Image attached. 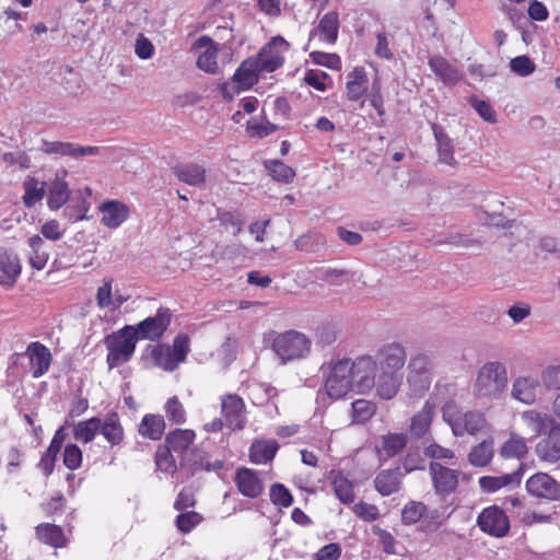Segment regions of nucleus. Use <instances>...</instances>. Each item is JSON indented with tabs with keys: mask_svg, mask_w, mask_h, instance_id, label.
I'll use <instances>...</instances> for the list:
<instances>
[{
	"mask_svg": "<svg viewBox=\"0 0 560 560\" xmlns=\"http://www.w3.org/2000/svg\"><path fill=\"white\" fill-rule=\"evenodd\" d=\"M342 553L341 547L331 542L323 546L316 553L315 560H339Z\"/></svg>",
	"mask_w": 560,
	"mask_h": 560,
	"instance_id": "e2e57ef3",
	"label": "nucleus"
},
{
	"mask_svg": "<svg viewBox=\"0 0 560 560\" xmlns=\"http://www.w3.org/2000/svg\"><path fill=\"white\" fill-rule=\"evenodd\" d=\"M90 209V202L85 198H78L72 200L63 210V217L71 222H77L86 219V212Z\"/></svg>",
	"mask_w": 560,
	"mask_h": 560,
	"instance_id": "49530a36",
	"label": "nucleus"
},
{
	"mask_svg": "<svg viewBox=\"0 0 560 560\" xmlns=\"http://www.w3.org/2000/svg\"><path fill=\"white\" fill-rule=\"evenodd\" d=\"M311 57L315 63L328 67L330 69H339L341 66V60L336 54L314 51L311 54Z\"/></svg>",
	"mask_w": 560,
	"mask_h": 560,
	"instance_id": "052dcab7",
	"label": "nucleus"
},
{
	"mask_svg": "<svg viewBox=\"0 0 560 560\" xmlns=\"http://www.w3.org/2000/svg\"><path fill=\"white\" fill-rule=\"evenodd\" d=\"M165 430L163 417L155 415H145L139 425V433L143 438L158 441L162 438Z\"/></svg>",
	"mask_w": 560,
	"mask_h": 560,
	"instance_id": "72a5a7b5",
	"label": "nucleus"
},
{
	"mask_svg": "<svg viewBox=\"0 0 560 560\" xmlns=\"http://www.w3.org/2000/svg\"><path fill=\"white\" fill-rule=\"evenodd\" d=\"M63 441H65V432H63L62 428H59L56 431L47 451L40 458L39 466L42 467V469L46 476H49L52 472L54 466H55V460H56L57 455L62 446Z\"/></svg>",
	"mask_w": 560,
	"mask_h": 560,
	"instance_id": "c756f323",
	"label": "nucleus"
},
{
	"mask_svg": "<svg viewBox=\"0 0 560 560\" xmlns=\"http://www.w3.org/2000/svg\"><path fill=\"white\" fill-rule=\"evenodd\" d=\"M528 447L526 440L522 436L512 434L502 445L500 454L504 458H522L527 454Z\"/></svg>",
	"mask_w": 560,
	"mask_h": 560,
	"instance_id": "37998d69",
	"label": "nucleus"
},
{
	"mask_svg": "<svg viewBox=\"0 0 560 560\" xmlns=\"http://www.w3.org/2000/svg\"><path fill=\"white\" fill-rule=\"evenodd\" d=\"M63 464L70 470L78 469L82 464V451L75 444H68L63 452Z\"/></svg>",
	"mask_w": 560,
	"mask_h": 560,
	"instance_id": "5fc2aeb1",
	"label": "nucleus"
},
{
	"mask_svg": "<svg viewBox=\"0 0 560 560\" xmlns=\"http://www.w3.org/2000/svg\"><path fill=\"white\" fill-rule=\"evenodd\" d=\"M510 68L514 73H516L521 77H527L535 71L536 66L530 60L529 57L524 55V56H518V57L511 59Z\"/></svg>",
	"mask_w": 560,
	"mask_h": 560,
	"instance_id": "864d4df0",
	"label": "nucleus"
},
{
	"mask_svg": "<svg viewBox=\"0 0 560 560\" xmlns=\"http://www.w3.org/2000/svg\"><path fill=\"white\" fill-rule=\"evenodd\" d=\"M477 381L478 385H506V368L499 361L487 362L480 368Z\"/></svg>",
	"mask_w": 560,
	"mask_h": 560,
	"instance_id": "393cba45",
	"label": "nucleus"
},
{
	"mask_svg": "<svg viewBox=\"0 0 560 560\" xmlns=\"http://www.w3.org/2000/svg\"><path fill=\"white\" fill-rule=\"evenodd\" d=\"M407 371L409 385H425L433 381L432 363L425 354L412 357L407 365Z\"/></svg>",
	"mask_w": 560,
	"mask_h": 560,
	"instance_id": "4468645a",
	"label": "nucleus"
},
{
	"mask_svg": "<svg viewBox=\"0 0 560 560\" xmlns=\"http://www.w3.org/2000/svg\"><path fill=\"white\" fill-rule=\"evenodd\" d=\"M523 475V466L512 472L502 476H483L479 479L480 488L486 492H495L510 485H520Z\"/></svg>",
	"mask_w": 560,
	"mask_h": 560,
	"instance_id": "a878e982",
	"label": "nucleus"
},
{
	"mask_svg": "<svg viewBox=\"0 0 560 560\" xmlns=\"http://www.w3.org/2000/svg\"><path fill=\"white\" fill-rule=\"evenodd\" d=\"M427 513V505L423 502L410 501L401 511V522L405 525L416 524Z\"/></svg>",
	"mask_w": 560,
	"mask_h": 560,
	"instance_id": "a18cd8bd",
	"label": "nucleus"
},
{
	"mask_svg": "<svg viewBox=\"0 0 560 560\" xmlns=\"http://www.w3.org/2000/svg\"><path fill=\"white\" fill-rule=\"evenodd\" d=\"M23 203L25 207L32 208L44 198L46 192V183L28 176L23 183Z\"/></svg>",
	"mask_w": 560,
	"mask_h": 560,
	"instance_id": "f704fd0d",
	"label": "nucleus"
},
{
	"mask_svg": "<svg viewBox=\"0 0 560 560\" xmlns=\"http://www.w3.org/2000/svg\"><path fill=\"white\" fill-rule=\"evenodd\" d=\"M260 69L253 58L242 62L233 75L234 82L243 90L252 88L258 81Z\"/></svg>",
	"mask_w": 560,
	"mask_h": 560,
	"instance_id": "cd10ccee",
	"label": "nucleus"
},
{
	"mask_svg": "<svg viewBox=\"0 0 560 560\" xmlns=\"http://www.w3.org/2000/svg\"><path fill=\"white\" fill-rule=\"evenodd\" d=\"M353 512L358 517L365 522H373L378 518L380 511L374 504L359 502L354 505Z\"/></svg>",
	"mask_w": 560,
	"mask_h": 560,
	"instance_id": "13d9d810",
	"label": "nucleus"
},
{
	"mask_svg": "<svg viewBox=\"0 0 560 560\" xmlns=\"http://www.w3.org/2000/svg\"><path fill=\"white\" fill-rule=\"evenodd\" d=\"M234 480L244 497L255 499L262 493L264 487L259 476L249 468H238Z\"/></svg>",
	"mask_w": 560,
	"mask_h": 560,
	"instance_id": "6ab92c4d",
	"label": "nucleus"
},
{
	"mask_svg": "<svg viewBox=\"0 0 560 560\" xmlns=\"http://www.w3.org/2000/svg\"><path fill=\"white\" fill-rule=\"evenodd\" d=\"M266 166L271 176L278 182L289 183L295 176L293 168L281 161H270Z\"/></svg>",
	"mask_w": 560,
	"mask_h": 560,
	"instance_id": "8fccbe9b",
	"label": "nucleus"
},
{
	"mask_svg": "<svg viewBox=\"0 0 560 560\" xmlns=\"http://www.w3.org/2000/svg\"><path fill=\"white\" fill-rule=\"evenodd\" d=\"M98 209L102 212V223L109 229L120 226L130 214L129 208L118 200L105 201Z\"/></svg>",
	"mask_w": 560,
	"mask_h": 560,
	"instance_id": "aec40b11",
	"label": "nucleus"
},
{
	"mask_svg": "<svg viewBox=\"0 0 560 560\" xmlns=\"http://www.w3.org/2000/svg\"><path fill=\"white\" fill-rule=\"evenodd\" d=\"M339 18L335 11L326 13L319 21L317 31L324 36V39L334 44L338 36Z\"/></svg>",
	"mask_w": 560,
	"mask_h": 560,
	"instance_id": "58836bf2",
	"label": "nucleus"
},
{
	"mask_svg": "<svg viewBox=\"0 0 560 560\" xmlns=\"http://www.w3.org/2000/svg\"><path fill=\"white\" fill-rule=\"evenodd\" d=\"M443 419L450 424L455 436H463L465 433H486L490 429L482 413L475 411L460 413L453 402H447L443 407Z\"/></svg>",
	"mask_w": 560,
	"mask_h": 560,
	"instance_id": "39448f33",
	"label": "nucleus"
},
{
	"mask_svg": "<svg viewBox=\"0 0 560 560\" xmlns=\"http://www.w3.org/2000/svg\"><path fill=\"white\" fill-rule=\"evenodd\" d=\"M347 96L358 101L368 91V77L364 68L357 67L347 75Z\"/></svg>",
	"mask_w": 560,
	"mask_h": 560,
	"instance_id": "bb28decb",
	"label": "nucleus"
},
{
	"mask_svg": "<svg viewBox=\"0 0 560 560\" xmlns=\"http://www.w3.org/2000/svg\"><path fill=\"white\" fill-rule=\"evenodd\" d=\"M270 500L273 504L288 508L293 502L290 491L281 483H275L270 488Z\"/></svg>",
	"mask_w": 560,
	"mask_h": 560,
	"instance_id": "603ef678",
	"label": "nucleus"
},
{
	"mask_svg": "<svg viewBox=\"0 0 560 560\" xmlns=\"http://www.w3.org/2000/svg\"><path fill=\"white\" fill-rule=\"evenodd\" d=\"M332 487L335 494L343 504L354 501V489L352 482L340 471H331Z\"/></svg>",
	"mask_w": 560,
	"mask_h": 560,
	"instance_id": "e433bc0d",
	"label": "nucleus"
},
{
	"mask_svg": "<svg viewBox=\"0 0 560 560\" xmlns=\"http://www.w3.org/2000/svg\"><path fill=\"white\" fill-rule=\"evenodd\" d=\"M172 314L168 308L160 307L154 316L147 317L138 325L133 326L136 338L158 340L166 331L171 324Z\"/></svg>",
	"mask_w": 560,
	"mask_h": 560,
	"instance_id": "9d476101",
	"label": "nucleus"
},
{
	"mask_svg": "<svg viewBox=\"0 0 560 560\" xmlns=\"http://www.w3.org/2000/svg\"><path fill=\"white\" fill-rule=\"evenodd\" d=\"M264 343L270 347L283 365L307 358L312 347L311 339L294 329L284 332L270 330L264 335Z\"/></svg>",
	"mask_w": 560,
	"mask_h": 560,
	"instance_id": "f03ea898",
	"label": "nucleus"
},
{
	"mask_svg": "<svg viewBox=\"0 0 560 560\" xmlns=\"http://www.w3.org/2000/svg\"><path fill=\"white\" fill-rule=\"evenodd\" d=\"M432 130L438 143V154H439V162L455 166L456 161L454 159V147L452 139L443 131V129L433 124Z\"/></svg>",
	"mask_w": 560,
	"mask_h": 560,
	"instance_id": "c85d7f7f",
	"label": "nucleus"
},
{
	"mask_svg": "<svg viewBox=\"0 0 560 560\" xmlns=\"http://www.w3.org/2000/svg\"><path fill=\"white\" fill-rule=\"evenodd\" d=\"M37 538L44 544L59 548L65 545V536L61 527L54 524H39L36 527Z\"/></svg>",
	"mask_w": 560,
	"mask_h": 560,
	"instance_id": "4c0bfd02",
	"label": "nucleus"
},
{
	"mask_svg": "<svg viewBox=\"0 0 560 560\" xmlns=\"http://www.w3.org/2000/svg\"><path fill=\"white\" fill-rule=\"evenodd\" d=\"M477 526L480 530L494 538L508 536L511 525L505 512L498 505H490L477 516Z\"/></svg>",
	"mask_w": 560,
	"mask_h": 560,
	"instance_id": "6e6552de",
	"label": "nucleus"
},
{
	"mask_svg": "<svg viewBox=\"0 0 560 560\" xmlns=\"http://www.w3.org/2000/svg\"><path fill=\"white\" fill-rule=\"evenodd\" d=\"M319 372L324 385H375L376 361L364 354L350 358H332L324 362Z\"/></svg>",
	"mask_w": 560,
	"mask_h": 560,
	"instance_id": "f257e3e1",
	"label": "nucleus"
},
{
	"mask_svg": "<svg viewBox=\"0 0 560 560\" xmlns=\"http://www.w3.org/2000/svg\"><path fill=\"white\" fill-rule=\"evenodd\" d=\"M429 472L434 492L439 497L445 498L457 489L459 470L432 462L429 466Z\"/></svg>",
	"mask_w": 560,
	"mask_h": 560,
	"instance_id": "9b49d317",
	"label": "nucleus"
},
{
	"mask_svg": "<svg viewBox=\"0 0 560 560\" xmlns=\"http://www.w3.org/2000/svg\"><path fill=\"white\" fill-rule=\"evenodd\" d=\"M38 150L49 155L72 156L73 143L43 140Z\"/></svg>",
	"mask_w": 560,
	"mask_h": 560,
	"instance_id": "09e8293b",
	"label": "nucleus"
},
{
	"mask_svg": "<svg viewBox=\"0 0 560 560\" xmlns=\"http://www.w3.org/2000/svg\"><path fill=\"white\" fill-rule=\"evenodd\" d=\"M195 439V431L189 429H175L166 435L165 445L173 452L182 455L180 466H190L192 460L201 454V452L195 447L190 450Z\"/></svg>",
	"mask_w": 560,
	"mask_h": 560,
	"instance_id": "1a4fd4ad",
	"label": "nucleus"
},
{
	"mask_svg": "<svg viewBox=\"0 0 560 560\" xmlns=\"http://www.w3.org/2000/svg\"><path fill=\"white\" fill-rule=\"evenodd\" d=\"M100 418L93 417L75 424L73 435L77 441L89 443L100 430Z\"/></svg>",
	"mask_w": 560,
	"mask_h": 560,
	"instance_id": "79ce46f5",
	"label": "nucleus"
},
{
	"mask_svg": "<svg viewBox=\"0 0 560 560\" xmlns=\"http://www.w3.org/2000/svg\"><path fill=\"white\" fill-rule=\"evenodd\" d=\"M522 419L536 435H539L545 431L549 432L552 425H559L555 422L551 416L536 410L524 411L522 413Z\"/></svg>",
	"mask_w": 560,
	"mask_h": 560,
	"instance_id": "2f4dec72",
	"label": "nucleus"
},
{
	"mask_svg": "<svg viewBox=\"0 0 560 560\" xmlns=\"http://www.w3.org/2000/svg\"><path fill=\"white\" fill-rule=\"evenodd\" d=\"M69 197L68 184L63 179L56 177L48 186V207L51 210H58L68 201Z\"/></svg>",
	"mask_w": 560,
	"mask_h": 560,
	"instance_id": "7c9ffc66",
	"label": "nucleus"
},
{
	"mask_svg": "<svg viewBox=\"0 0 560 560\" xmlns=\"http://www.w3.org/2000/svg\"><path fill=\"white\" fill-rule=\"evenodd\" d=\"M51 359V352L45 345L33 341L24 352H15L11 355V365L8 370L23 365V361L27 360L28 364L24 369V373H30L33 377H40L48 371Z\"/></svg>",
	"mask_w": 560,
	"mask_h": 560,
	"instance_id": "423d86ee",
	"label": "nucleus"
},
{
	"mask_svg": "<svg viewBox=\"0 0 560 560\" xmlns=\"http://www.w3.org/2000/svg\"><path fill=\"white\" fill-rule=\"evenodd\" d=\"M352 409L354 415L361 420L370 419L375 412V406L371 401L364 399H358L352 402Z\"/></svg>",
	"mask_w": 560,
	"mask_h": 560,
	"instance_id": "680f3d73",
	"label": "nucleus"
},
{
	"mask_svg": "<svg viewBox=\"0 0 560 560\" xmlns=\"http://www.w3.org/2000/svg\"><path fill=\"white\" fill-rule=\"evenodd\" d=\"M137 341L136 331L131 325H126L117 331L107 335L103 343L108 351L106 361L109 369L120 366L130 361L135 353Z\"/></svg>",
	"mask_w": 560,
	"mask_h": 560,
	"instance_id": "20e7f679",
	"label": "nucleus"
},
{
	"mask_svg": "<svg viewBox=\"0 0 560 560\" xmlns=\"http://www.w3.org/2000/svg\"><path fill=\"white\" fill-rule=\"evenodd\" d=\"M372 530L373 534L378 537L383 551L387 555H395L396 539L394 538V536L386 529L381 528L380 526H374Z\"/></svg>",
	"mask_w": 560,
	"mask_h": 560,
	"instance_id": "4d7b16f0",
	"label": "nucleus"
},
{
	"mask_svg": "<svg viewBox=\"0 0 560 560\" xmlns=\"http://www.w3.org/2000/svg\"><path fill=\"white\" fill-rule=\"evenodd\" d=\"M493 454V440H483L471 448L468 454V462L475 467H485L491 462Z\"/></svg>",
	"mask_w": 560,
	"mask_h": 560,
	"instance_id": "c9c22d12",
	"label": "nucleus"
},
{
	"mask_svg": "<svg viewBox=\"0 0 560 560\" xmlns=\"http://www.w3.org/2000/svg\"><path fill=\"white\" fill-rule=\"evenodd\" d=\"M404 472L400 467L381 470L374 478V489L382 495L388 497L400 490Z\"/></svg>",
	"mask_w": 560,
	"mask_h": 560,
	"instance_id": "a211bd4d",
	"label": "nucleus"
},
{
	"mask_svg": "<svg viewBox=\"0 0 560 560\" xmlns=\"http://www.w3.org/2000/svg\"><path fill=\"white\" fill-rule=\"evenodd\" d=\"M405 348L397 342L381 347L376 353L375 385H401L406 363Z\"/></svg>",
	"mask_w": 560,
	"mask_h": 560,
	"instance_id": "7ed1b4c3",
	"label": "nucleus"
},
{
	"mask_svg": "<svg viewBox=\"0 0 560 560\" xmlns=\"http://www.w3.org/2000/svg\"><path fill=\"white\" fill-rule=\"evenodd\" d=\"M433 406L427 401L422 410L411 419L410 430L417 436H422L429 430L432 421Z\"/></svg>",
	"mask_w": 560,
	"mask_h": 560,
	"instance_id": "a19ab883",
	"label": "nucleus"
},
{
	"mask_svg": "<svg viewBox=\"0 0 560 560\" xmlns=\"http://www.w3.org/2000/svg\"><path fill=\"white\" fill-rule=\"evenodd\" d=\"M277 451L276 441H257L249 448V458L254 464H266L275 457Z\"/></svg>",
	"mask_w": 560,
	"mask_h": 560,
	"instance_id": "473e14b6",
	"label": "nucleus"
},
{
	"mask_svg": "<svg viewBox=\"0 0 560 560\" xmlns=\"http://www.w3.org/2000/svg\"><path fill=\"white\" fill-rule=\"evenodd\" d=\"M540 462L556 464L560 460V425H552L548 435L541 439L535 447Z\"/></svg>",
	"mask_w": 560,
	"mask_h": 560,
	"instance_id": "ddd939ff",
	"label": "nucleus"
},
{
	"mask_svg": "<svg viewBox=\"0 0 560 560\" xmlns=\"http://www.w3.org/2000/svg\"><path fill=\"white\" fill-rule=\"evenodd\" d=\"M225 424L231 429H243L245 425V405L236 395H228L221 401Z\"/></svg>",
	"mask_w": 560,
	"mask_h": 560,
	"instance_id": "dca6fc26",
	"label": "nucleus"
},
{
	"mask_svg": "<svg viewBox=\"0 0 560 560\" xmlns=\"http://www.w3.org/2000/svg\"><path fill=\"white\" fill-rule=\"evenodd\" d=\"M189 352V338L185 334L175 337L173 346L156 345L151 350L154 364L165 371H174L180 362L186 360Z\"/></svg>",
	"mask_w": 560,
	"mask_h": 560,
	"instance_id": "0eeeda50",
	"label": "nucleus"
},
{
	"mask_svg": "<svg viewBox=\"0 0 560 560\" xmlns=\"http://www.w3.org/2000/svg\"><path fill=\"white\" fill-rule=\"evenodd\" d=\"M202 516L197 512H185L176 516V526L182 533L191 532L199 523H201Z\"/></svg>",
	"mask_w": 560,
	"mask_h": 560,
	"instance_id": "3c124183",
	"label": "nucleus"
},
{
	"mask_svg": "<svg viewBox=\"0 0 560 560\" xmlns=\"http://www.w3.org/2000/svg\"><path fill=\"white\" fill-rule=\"evenodd\" d=\"M429 67L444 85H455L462 79L459 69L440 55L429 58Z\"/></svg>",
	"mask_w": 560,
	"mask_h": 560,
	"instance_id": "f3484780",
	"label": "nucleus"
},
{
	"mask_svg": "<svg viewBox=\"0 0 560 560\" xmlns=\"http://www.w3.org/2000/svg\"><path fill=\"white\" fill-rule=\"evenodd\" d=\"M21 264L16 255L0 250V285L4 288H12L20 275Z\"/></svg>",
	"mask_w": 560,
	"mask_h": 560,
	"instance_id": "412c9836",
	"label": "nucleus"
},
{
	"mask_svg": "<svg viewBox=\"0 0 560 560\" xmlns=\"http://www.w3.org/2000/svg\"><path fill=\"white\" fill-rule=\"evenodd\" d=\"M408 438L405 433H389L381 438L375 446L378 459L387 460L399 454L407 445Z\"/></svg>",
	"mask_w": 560,
	"mask_h": 560,
	"instance_id": "b1692460",
	"label": "nucleus"
},
{
	"mask_svg": "<svg viewBox=\"0 0 560 560\" xmlns=\"http://www.w3.org/2000/svg\"><path fill=\"white\" fill-rule=\"evenodd\" d=\"M196 500L195 494L191 489L184 488L177 495L174 502V509L177 511H183L188 508L195 506Z\"/></svg>",
	"mask_w": 560,
	"mask_h": 560,
	"instance_id": "69168bd1",
	"label": "nucleus"
},
{
	"mask_svg": "<svg viewBox=\"0 0 560 560\" xmlns=\"http://www.w3.org/2000/svg\"><path fill=\"white\" fill-rule=\"evenodd\" d=\"M166 416L174 423H184L185 422V409L183 405L178 401L176 397H172L167 400L165 405Z\"/></svg>",
	"mask_w": 560,
	"mask_h": 560,
	"instance_id": "6e6d98bb",
	"label": "nucleus"
},
{
	"mask_svg": "<svg viewBox=\"0 0 560 560\" xmlns=\"http://www.w3.org/2000/svg\"><path fill=\"white\" fill-rule=\"evenodd\" d=\"M30 246L32 248V255L30 257V264L33 268L37 270H42L45 268L49 255L44 249V241L39 235H34L28 241Z\"/></svg>",
	"mask_w": 560,
	"mask_h": 560,
	"instance_id": "c03bdc74",
	"label": "nucleus"
},
{
	"mask_svg": "<svg viewBox=\"0 0 560 560\" xmlns=\"http://www.w3.org/2000/svg\"><path fill=\"white\" fill-rule=\"evenodd\" d=\"M2 160L10 165H19L21 168L26 170L31 166V160L25 152H7L2 155Z\"/></svg>",
	"mask_w": 560,
	"mask_h": 560,
	"instance_id": "338daca9",
	"label": "nucleus"
},
{
	"mask_svg": "<svg viewBox=\"0 0 560 560\" xmlns=\"http://www.w3.org/2000/svg\"><path fill=\"white\" fill-rule=\"evenodd\" d=\"M257 62L260 71L271 72L281 67L283 58L280 54L273 51L271 45L264 47L258 54L257 58L254 59Z\"/></svg>",
	"mask_w": 560,
	"mask_h": 560,
	"instance_id": "ea45409f",
	"label": "nucleus"
},
{
	"mask_svg": "<svg viewBox=\"0 0 560 560\" xmlns=\"http://www.w3.org/2000/svg\"><path fill=\"white\" fill-rule=\"evenodd\" d=\"M471 106L486 121L490 124H494L497 121V114L492 106L482 100H478L477 97H471Z\"/></svg>",
	"mask_w": 560,
	"mask_h": 560,
	"instance_id": "bf43d9fd",
	"label": "nucleus"
},
{
	"mask_svg": "<svg viewBox=\"0 0 560 560\" xmlns=\"http://www.w3.org/2000/svg\"><path fill=\"white\" fill-rule=\"evenodd\" d=\"M172 450L164 446H159L155 454V464L158 469L166 474H174L177 469L176 462L172 455Z\"/></svg>",
	"mask_w": 560,
	"mask_h": 560,
	"instance_id": "de8ad7c7",
	"label": "nucleus"
},
{
	"mask_svg": "<svg viewBox=\"0 0 560 560\" xmlns=\"http://www.w3.org/2000/svg\"><path fill=\"white\" fill-rule=\"evenodd\" d=\"M424 455L434 459H452L455 455L450 448L443 447L436 443H431L424 448Z\"/></svg>",
	"mask_w": 560,
	"mask_h": 560,
	"instance_id": "0e129e2a",
	"label": "nucleus"
},
{
	"mask_svg": "<svg viewBox=\"0 0 560 560\" xmlns=\"http://www.w3.org/2000/svg\"><path fill=\"white\" fill-rule=\"evenodd\" d=\"M544 385H560V365H549L541 372Z\"/></svg>",
	"mask_w": 560,
	"mask_h": 560,
	"instance_id": "774afa93",
	"label": "nucleus"
},
{
	"mask_svg": "<svg viewBox=\"0 0 560 560\" xmlns=\"http://www.w3.org/2000/svg\"><path fill=\"white\" fill-rule=\"evenodd\" d=\"M527 492L547 501L560 500V483L547 472H537L526 481Z\"/></svg>",
	"mask_w": 560,
	"mask_h": 560,
	"instance_id": "f8f14e48",
	"label": "nucleus"
},
{
	"mask_svg": "<svg viewBox=\"0 0 560 560\" xmlns=\"http://www.w3.org/2000/svg\"><path fill=\"white\" fill-rule=\"evenodd\" d=\"M100 424L98 433L103 435L112 447L121 444L125 432L119 416L116 412H109L104 418H100Z\"/></svg>",
	"mask_w": 560,
	"mask_h": 560,
	"instance_id": "4be33fe9",
	"label": "nucleus"
},
{
	"mask_svg": "<svg viewBox=\"0 0 560 560\" xmlns=\"http://www.w3.org/2000/svg\"><path fill=\"white\" fill-rule=\"evenodd\" d=\"M202 48H206V50L198 56L197 67L208 73H215L219 69L217 62L218 50L210 37L201 36L192 45V49L198 50Z\"/></svg>",
	"mask_w": 560,
	"mask_h": 560,
	"instance_id": "5701e85b",
	"label": "nucleus"
},
{
	"mask_svg": "<svg viewBox=\"0 0 560 560\" xmlns=\"http://www.w3.org/2000/svg\"><path fill=\"white\" fill-rule=\"evenodd\" d=\"M174 176L189 186L203 187L207 182V170L195 162L177 163L172 167Z\"/></svg>",
	"mask_w": 560,
	"mask_h": 560,
	"instance_id": "2eb2a0df",
	"label": "nucleus"
}]
</instances>
